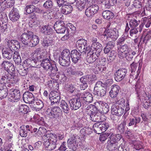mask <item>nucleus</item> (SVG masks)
I'll return each mask as SVG.
<instances>
[{"mask_svg":"<svg viewBox=\"0 0 151 151\" xmlns=\"http://www.w3.org/2000/svg\"><path fill=\"white\" fill-rule=\"evenodd\" d=\"M151 24V17H145L142 18L141 24L140 25L139 27L142 29L144 25H145L146 28H148L150 26Z\"/></svg>","mask_w":151,"mask_h":151,"instance_id":"412c9836","label":"nucleus"},{"mask_svg":"<svg viewBox=\"0 0 151 151\" xmlns=\"http://www.w3.org/2000/svg\"><path fill=\"white\" fill-rule=\"evenodd\" d=\"M101 114L98 111L96 112H93L89 116L91 120L93 122H100L101 121Z\"/></svg>","mask_w":151,"mask_h":151,"instance_id":"b1692460","label":"nucleus"},{"mask_svg":"<svg viewBox=\"0 0 151 151\" xmlns=\"http://www.w3.org/2000/svg\"><path fill=\"white\" fill-rule=\"evenodd\" d=\"M43 6L46 9H50L53 6V3L51 0H48L44 3Z\"/></svg>","mask_w":151,"mask_h":151,"instance_id":"4d7b16f0","label":"nucleus"},{"mask_svg":"<svg viewBox=\"0 0 151 151\" xmlns=\"http://www.w3.org/2000/svg\"><path fill=\"white\" fill-rule=\"evenodd\" d=\"M59 62L60 64L63 66H68L70 63V61L63 58L60 57L59 58Z\"/></svg>","mask_w":151,"mask_h":151,"instance_id":"79ce46f5","label":"nucleus"},{"mask_svg":"<svg viewBox=\"0 0 151 151\" xmlns=\"http://www.w3.org/2000/svg\"><path fill=\"white\" fill-rule=\"evenodd\" d=\"M151 96L146 94V96L142 99V106L145 109H148L151 106V101L150 99Z\"/></svg>","mask_w":151,"mask_h":151,"instance_id":"a211bd4d","label":"nucleus"},{"mask_svg":"<svg viewBox=\"0 0 151 151\" xmlns=\"http://www.w3.org/2000/svg\"><path fill=\"white\" fill-rule=\"evenodd\" d=\"M103 48L102 45L99 42L92 43L91 47V50L93 51L102 50Z\"/></svg>","mask_w":151,"mask_h":151,"instance_id":"c9c22d12","label":"nucleus"},{"mask_svg":"<svg viewBox=\"0 0 151 151\" xmlns=\"http://www.w3.org/2000/svg\"><path fill=\"white\" fill-rule=\"evenodd\" d=\"M94 108H95L94 106L92 104L89 105L86 109V113L89 116L93 112Z\"/></svg>","mask_w":151,"mask_h":151,"instance_id":"6e6d98bb","label":"nucleus"},{"mask_svg":"<svg viewBox=\"0 0 151 151\" xmlns=\"http://www.w3.org/2000/svg\"><path fill=\"white\" fill-rule=\"evenodd\" d=\"M142 143L140 141L137 142L134 144V148L136 150H139L142 148Z\"/></svg>","mask_w":151,"mask_h":151,"instance_id":"0e129e2a","label":"nucleus"},{"mask_svg":"<svg viewBox=\"0 0 151 151\" xmlns=\"http://www.w3.org/2000/svg\"><path fill=\"white\" fill-rule=\"evenodd\" d=\"M142 30V28H141L139 26V27H137L136 29L134 28H133L131 29L130 31V35L132 37L134 34H137L138 32H141Z\"/></svg>","mask_w":151,"mask_h":151,"instance_id":"13d9d810","label":"nucleus"},{"mask_svg":"<svg viewBox=\"0 0 151 151\" xmlns=\"http://www.w3.org/2000/svg\"><path fill=\"white\" fill-rule=\"evenodd\" d=\"M101 129L102 132H104L106 131L109 127L108 123L105 122H100Z\"/></svg>","mask_w":151,"mask_h":151,"instance_id":"8fccbe9b","label":"nucleus"},{"mask_svg":"<svg viewBox=\"0 0 151 151\" xmlns=\"http://www.w3.org/2000/svg\"><path fill=\"white\" fill-rule=\"evenodd\" d=\"M104 35L107 37V38H111L113 41L116 40L119 36V32L118 29L114 28L113 29H107L104 33Z\"/></svg>","mask_w":151,"mask_h":151,"instance_id":"6e6552de","label":"nucleus"},{"mask_svg":"<svg viewBox=\"0 0 151 151\" xmlns=\"http://www.w3.org/2000/svg\"><path fill=\"white\" fill-rule=\"evenodd\" d=\"M53 31L52 27L49 25L43 26L41 29V31L42 33L47 35L52 34Z\"/></svg>","mask_w":151,"mask_h":151,"instance_id":"393cba45","label":"nucleus"},{"mask_svg":"<svg viewBox=\"0 0 151 151\" xmlns=\"http://www.w3.org/2000/svg\"><path fill=\"white\" fill-rule=\"evenodd\" d=\"M49 99L51 102V105L59 103L60 99V94L56 91H52L49 94Z\"/></svg>","mask_w":151,"mask_h":151,"instance_id":"9d476101","label":"nucleus"},{"mask_svg":"<svg viewBox=\"0 0 151 151\" xmlns=\"http://www.w3.org/2000/svg\"><path fill=\"white\" fill-rule=\"evenodd\" d=\"M86 0H77L76 6L79 10H82L85 6Z\"/></svg>","mask_w":151,"mask_h":151,"instance_id":"2f4dec72","label":"nucleus"},{"mask_svg":"<svg viewBox=\"0 0 151 151\" xmlns=\"http://www.w3.org/2000/svg\"><path fill=\"white\" fill-rule=\"evenodd\" d=\"M127 70L126 69H120L116 71L114 77L115 81L119 82L122 80L127 75Z\"/></svg>","mask_w":151,"mask_h":151,"instance_id":"1a4fd4ad","label":"nucleus"},{"mask_svg":"<svg viewBox=\"0 0 151 151\" xmlns=\"http://www.w3.org/2000/svg\"><path fill=\"white\" fill-rule=\"evenodd\" d=\"M31 63V58H28L24 61L23 66V67H25L28 68L31 66L32 67Z\"/></svg>","mask_w":151,"mask_h":151,"instance_id":"680f3d73","label":"nucleus"},{"mask_svg":"<svg viewBox=\"0 0 151 151\" xmlns=\"http://www.w3.org/2000/svg\"><path fill=\"white\" fill-rule=\"evenodd\" d=\"M9 17L13 22L18 21L20 17L18 10L16 8L13 7L9 14Z\"/></svg>","mask_w":151,"mask_h":151,"instance_id":"ddd939ff","label":"nucleus"},{"mask_svg":"<svg viewBox=\"0 0 151 151\" xmlns=\"http://www.w3.org/2000/svg\"><path fill=\"white\" fill-rule=\"evenodd\" d=\"M101 109H98V111L101 114H106L109 110L108 105L105 103H102L101 105Z\"/></svg>","mask_w":151,"mask_h":151,"instance_id":"c756f323","label":"nucleus"},{"mask_svg":"<svg viewBox=\"0 0 151 151\" xmlns=\"http://www.w3.org/2000/svg\"><path fill=\"white\" fill-rule=\"evenodd\" d=\"M1 66L10 76H11L10 73H11V71H14L15 70L13 64L9 61H3L1 64Z\"/></svg>","mask_w":151,"mask_h":151,"instance_id":"dca6fc26","label":"nucleus"},{"mask_svg":"<svg viewBox=\"0 0 151 151\" xmlns=\"http://www.w3.org/2000/svg\"><path fill=\"white\" fill-rule=\"evenodd\" d=\"M111 110L112 114L117 116H122L124 112V109L123 108L118 105L115 104L111 106Z\"/></svg>","mask_w":151,"mask_h":151,"instance_id":"2eb2a0df","label":"nucleus"},{"mask_svg":"<svg viewBox=\"0 0 151 151\" xmlns=\"http://www.w3.org/2000/svg\"><path fill=\"white\" fill-rule=\"evenodd\" d=\"M40 40L38 37L35 35H34L33 33V35L30 38L28 46L31 47H35L39 43Z\"/></svg>","mask_w":151,"mask_h":151,"instance_id":"4be33fe9","label":"nucleus"},{"mask_svg":"<svg viewBox=\"0 0 151 151\" xmlns=\"http://www.w3.org/2000/svg\"><path fill=\"white\" fill-rule=\"evenodd\" d=\"M111 88V89L109 92L110 96L112 98H115L118 94L120 88L119 86L116 85H112Z\"/></svg>","mask_w":151,"mask_h":151,"instance_id":"6ab92c4d","label":"nucleus"},{"mask_svg":"<svg viewBox=\"0 0 151 151\" xmlns=\"http://www.w3.org/2000/svg\"><path fill=\"white\" fill-rule=\"evenodd\" d=\"M10 91L12 93L9 97V101L13 102L19 101L21 97L20 91L18 89H11Z\"/></svg>","mask_w":151,"mask_h":151,"instance_id":"423d86ee","label":"nucleus"},{"mask_svg":"<svg viewBox=\"0 0 151 151\" xmlns=\"http://www.w3.org/2000/svg\"><path fill=\"white\" fill-rule=\"evenodd\" d=\"M17 71L21 76H25L27 75L28 72V68H25L22 66H20L17 68Z\"/></svg>","mask_w":151,"mask_h":151,"instance_id":"f704fd0d","label":"nucleus"},{"mask_svg":"<svg viewBox=\"0 0 151 151\" xmlns=\"http://www.w3.org/2000/svg\"><path fill=\"white\" fill-rule=\"evenodd\" d=\"M136 54L135 52L130 50L126 52V57L125 58L127 60L131 61L132 60L133 56L134 55Z\"/></svg>","mask_w":151,"mask_h":151,"instance_id":"a18cd8bd","label":"nucleus"},{"mask_svg":"<svg viewBox=\"0 0 151 151\" xmlns=\"http://www.w3.org/2000/svg\"><path fill=\"white\" fill-rule=\"evenodd\" d=\"M7 24L6 23L0 22V30L2 32H4L6 30L7 28Z\"/></svg>","mask_w":151,"mask_h":151,"instance_id":"69168bd1","label":"nucleus"},{"mask_svg":"<svg viewBox=\"0 0 151 151\" xmlns=\"http://www.w3.org/2000/svg\"><path fill=\"white\" fill-rule=\"evenodd\" d=\"M86 60L89 63H92L96 60L93 55L92 53L90 55H88L86 58Z\"/></svg>","mask_w":151,"mask_h":151,"instance_id":"052dcab7","label":"nucleus"},{"mask_svg":"<svg viewBox=\"0 0 151 151\" xmlns=\"http://www.w3.org/2000/svg\"><path fill=\"white\" fill-rule=\"evenodd\" d=\"M73 9V7L70 4H65L61 7L60 12L63 14L67 15L70 14Z\"/></svg>","mask_w":151,"mask_h":151,"instance_id":"aec40b11","label":"nucleus"},{"mask_svg":"<svg viewBox=\"0 0 151 151\" xmlns=\"http://www.w3.org/2000/svg\"><path fill=\"white\" fill-rule=\"evenodd\" d=\"M81 102L79 97L70 99L69 102L71 109L72 110H76L78 109L81 106Z\"/></svg>","mask_w":151,"mask_h":151,"instance_id":"39448f33","label":"nucleus"},{"mask_svg":"<svg viewBox=\"0 0 151 151\" xmlns=\"http://www.w3.org/2000/svg\"><path fill=\"white\" fill-rule=\"evenodd\" d=\"M41 52V49L40 48H37L31 53L30 55L31 56H33L37 58V57H38Z\"/></svg>","mask_w":151,"mask_h":151,"instance_id":"864d4df0","label":"nucleus"},{"mask_svg":"<svg viewBox=\"0 0 151 151\" xmlns=\"http://www.w3.org/2000/svg\"><path fill=\"white\" fill-rule=\"evenodd\" d=\"M58 6L59 7H62L65 4H68L66 0H56Z\"/></svg>","mask_w":151,"mask_h":151,"instance_id":"338daca9","label":"nucleus"},{"mask_svg":"<svg viewBox=\"0 0 151 151\" xmlns=\"http://www.w3.org/2000/svg\"><path fill=\"white\" fill-rule=\"evenodd\" d=\"M64 137V134L63 133H58L56 135L55 134L49 133L47 132L42 136V139L45 146L49 150H52L60 146L61 143L60 141Z\"/></svg>","mask_w":151,"mask_h":151,"instance_id":"f257e3e1","label":"nucleus"},{"mask_svg":"<svg viewBox=\"0 0 151 151\" xmlns=\"http://www.w3.org/2000/svg\"><path fill=\"white\" fill-rule=\"evenodd\" d=\"M13 59L15 64L18 65L20 64L21 62V59L19 53L16 51L14 53Z\"/></svg>","mask_w":151,"mask_h":151,"instance_id":"4c0bfd02","label":"nucleus"},{"mask_svg":"<svg viewBox=\"0 0 151 151\" xmlns=\"http://www.w3.org/2000/svg\"><path fill=\"white\" fill-rule=\"evenodd\" d=\"M50 57V55L47 52H42L40 55L37 57V59L38 60L39 62H42L44 59L49 58Z\"/></svg>","mask_w":151,"mask_h":151,"instance_id":"72a5a7b5","label":"nucleus"},{"mask_svg":"<svg viewBox=\"0 0 151 151\" xmlns=\"http://www.w3.org/2000/svg\"><path fill=\"white\" fill-rule=\"evenodd\" d=\"M111 134L110 132H106L101 134L99 137V139L101 142H103L105 141L108 137Z\"/></svg>","mask_w":151,"mask_h":151,"instance_id":"09e8293b","label":"nucleus"},{"mask_svg":"<svg viewBox=\"0 0 151 151\" xmlns=\"http://www.w3.org/2000/svg\"><path fill=\"white\" fill-rule=\"evenodd\" d=\"M118 143H114L108 140L106 148L107 149L110 151H115L118 147Z\"/></svg>","mask_w":151,"mask_h":151,"instance_id":"cd10ccee","label":"nucleus"},{"mask_svg":"<svg viewBox=\"0 0 151 151\" xmlns=\"http://www.w3.org/2000/svg\"><path fill=\"white\" fill-rule=\"evenodd\" d=\"M1 83H0V86L1 85ZM8 95L7 89L5 87L0 86V98L2 99L5 98Z\"/></svg>","mask_w":151,"mask_h":151,"instance_id":"e433bc0d","label":"nucleus"},{"mask_svg":"<svg viewBox=\"0 0 151 151\" xmlns=\"http://www.w3.org/2000/svg\"><path fill=\"white\" fill-rule=\"evenodd\" d=\"M54 28L57 33H64L67 29L65 27L63 21H57L54 25Z\"/></svg>","mask_w":151,"mask_h":151,"instance_id":"9b49d317","label":"nucleus"},{"mask_svg":"<svg viewBox=\"0 0 151 151\" xmlns=\"http://www.w3.org/2000/svg\"><path fill=\"white\" fill-rule=\"evenodd\" d=\"M151 39V30L148 32L145 36L143 38H141L140 39L141 42H142V43H146L147 41L149 40L150 39Z\"/></svg>","mask_w":151,"mask_h":151,"instance_id":"de8ad7c7","label":"nucleus"},{"mask_svg":"<svg viewBox=\"0 0 151 151\" xmlns=\"http://www.w3.org/2000/svg\"><path fill=\"white\" fill-rule=\"evenodd\" d=\"M24 32L20 36V40L22 43L25 45L28 46L30 38L33 35V32L24 28Z\"/></svg>","mask_w":151,"mask_h":151,"instance_id":"20e7f679","label":"nucleus"},{"mask_svg":"<svg viewBox=\"0 0 151 151\" xmlns=\"http://www.w3.org/2000/svg\"><path fill=\"white\" fill-rule=\"evenodd\" d=\"M7 44L9 48V50H17L18 49V47H20L18 42L14 40H9L7 42Z\"/></svg>","mask_w":151,"mask_h":151,"instance_id":"5701e85b","label":"nucleus"},{"mask_svg":"<svg viewBox=\"0 0 151 151\" xmlns=\"http://www.w3.org/2000/svg\"><path fill=\"white\" fill-rule=\"evenodd\" d=\"M13 52L11 50L3 49L2 53L3 58L7 60H10L14 54Z\"/></svg>","mask_w":151,"mask_h":151,"instance_id":"a878e982","label":"nucleus"},{"mask_svg":"<svg viewBox=\"0 0 151 151\" xmlns=\"http://www.w3.org/2000/svg\"><path fill=\"white\" fill-rule=\"evenodd\" d=\"M60 105L65 113L68 114L69 113L70 109L67 103L64 100L61 101Z\"/></svg>","mask_w":151,"mask_h":151,"instance_id":"473e14b6","label":"nucleus"},{"mask_svg":"<svg viewBox=\"0 0 151 151\" xmlns=\"http://www.w3.org/2000/svg\"><path fill=\"white\" fill-rule=\"evenodd\" d=\"M100 127L101 125L99 122L94 124L92 128L95 133L98 134H100L102 132Z\"/></svg>","mask_w":151,"mask_h":151,"instance_id":"37998d69","label":"nucleus"},{"mask_svg":"<svg viewBox=\"0 0 151 151\" xmlns=\"http://www.w3.org/2000/svg\"><path fill=\"white\" fill-rule=\"evenodd\" d=\"M34 6L33 5H29L27 6L24 9V10L27 13L30 14L33 12Z\"/></svg>","mask_w":151,"mask_h":151,"instance_id":"5fc2aeb1","label":"nucleus"},{"mask_svg":"<svg viewBox=\"0 0 151 151\" xmlns=\"http://www.w3.org/2000/svg\"><path fill=\"white\" fill-rule=\"evenodd\" d=\"M82 102L84 101L86 103H91L93 101V98L91 94L88 92H85L81 94L79 97Z\"/></svg>","mask_w":151,"mask_h":151,"instance_id":"f3484780","label":"nucleus"},{"mask_svg":"<svg viewBox=\"0 0 151 151\" xmlns=\"http://www.w3.org/2000/svg\"><path fill=\"white\" fill-rule=\"evenodd\" d=\"M99 9V6L97 5H91L86 10L85 14L88 17H91L97 12Z\"/></svg>","mask_w":151,"mask_h":151,"instance_id":"0eeeda50","label":"nucleus"},{"mask_svg":"<svg viewBox=\"0 0 151 151\" xmlns=\"http://www.w3.org/2000/svg\"><path fill=\"white\" fill-rule=\"evenodd\" d=\"M27 131L25 129L24 127L21 126L20 128L19 134L22 137H26L27 135Z\"/></svg>","mask_w":151,"mask_h":151,"instance_id":"603ef678","label":"nucleus"},{"mask_svg":"<svg viewBox=\"0 0 151 151\" xmlns=\"http://www.w3.org/2000/svg\"><path fill=\"white\" fill-rule=\"evenodd\" d=\"M139 24L137 21L134 19H131L129 22L130 26L133 28L137 26Z\"/></svg>","mask_w":151,"mask_h":151,"instance_id":"e2e57ef3","label":"nucleus"},{"mask_svg":"<svg viewBox=\"0 0 151 151\" xmlns=\"http://www.w3.org/2000/svg\"><path fill=\"white\" fill-rule=\"evenodd\" d=\"M33 104L34 107L37 108L38 110L41 109L44 106V103L40 99L35 100V103Z\"/></svg>","mask_w":151,"mask_h":151,"instance_id":"a19ab883","label":"nucleus"},{"mask_svg":"<svg viewBox=\"0 0 151 151\" xmlns=\"http://www.w3.org/2000/svg\"><path fill=\"white\" fill-rule=\"evenodd\" d=\"M102 15L104 17L107 19H110L113 17V14L109 10H106L103 12Z\"/></svg>","mask_w":151,"mask_h":151,"instance_id":"ea45409f","label":"nucleus"},{"mask_svg":"<svg viewBox=\"0 0 151 151\" xmlns=\"http://www.w3.org/2000/svg\"><path fill=\"white\" fill-rule=\"evenodd\" d=\"M102 83L100 81H98L96 83L94 88L93 93L95 95L100 97L104 96L106 93V89L103 88Z\"/></svg>","mask_w":151,"mask_h":151,"instance_id":"7ed1b4c3","label":"nucleus"},{"mask_svg":"<svg viewBox=\"0 0 151 151\" xmlns=\"http://www.w3.org/2000/svg\"><path fill=\"white\" fill-rule=\"evenodd\" d=\"M87 45V41L83 38L79 39L76 42V46L79 51H82L81 48H85V46Z\"/></svg>","mask_w":151,"mask_h":151,"instance_id":"c85d7f7f","label":"nucleus"},{"mask_svg":"<svg viewBox=\"0 0 151 151\" xmlns=\"http://www.w3.org/2000/svg\"><path fill=\"white\" fill-rule=\"evenodd\" d=\"M125 126L124 123H122L117 126V131L121 134L123 133L125 130Z\"/></svg>","mask_w":151,"mask_h":151,"instance_id":"bf43d9fd","label":"nucleus"},{"mask_svg":"<svg viewBox=\"0 0 151 151\" xmlns=\"http://www.w3.org/2000/svg\"><path fill=\"white\" fill-rule=\"evenodd\" d=\"M109 137V139L108 140L114 143H118L117 141H119L121 138V136L119 134H114L113 133L111 134Z\"/></svg>","mask_w":151,"mask_h":151,"instance_id":"7c9ffc66","label":"nucleus"},{"mask_svg":"<svg viewBox=\"0 0 151 151\" xmlns=\"http://www.w3.org/2000/svg\"><path fill=\"white\" fill-rule=\"evenodd\" d=\"M29 109V107L27 105L22 104L19 106L18 111L22 114H25L28 112Z\"/></svg>","mask_w":151,"mask_h":151,"instance_id":"58836bf2","label":"nucleus"},{"mask_svg":"<svg viewBox=\"0 0 151 151\" xmlns=\"http://www.w3.org/2000/svg\"><path fill=\"white\" fill-rule=\"evenodd\" d=\"M70 57L71 53L68 50H64L62 52L61 57L63 58L64 59H66L70 60Z\"/></svg>","mask_w":151,"mask_h":151,"instance_id":"c03bdc74","label":"nucleus"},{"mask_svg":"<svg viewBox=\"0 0 151 151\" xmlns=\"http://www.w3.org/2000/svg\"><path fill=\"white\" fill-rule=\"evenodd\" d=\"M53 42L52 40L47 38H45L43 39L42 45L44 47H48L51 45Z\"/></svg>","mask_w":151,"mask_h":151,"instance_id":"49530a36","label":"nucleus"},{"mask_svg":"<svg viewBox=\"0 0 151 151\" xmlns=\"http://www.w3.org/2000/svg\"><path fill=\"white\" fill-rule=\"evenodd\" d=\"M40 65L45 70L50 71L49 73L50 77H55L56 76L57 78H59V76L57 74L58 68L55 64L52 63V60L50 57L44 59L42 61Z\"/></svg>","mask_w":151,"mask_h":151,"instance_id":"f03ea898","label":"nucleus"},{"mask_svg":"<svg viewBox=\"0 0 151 151\" xmlns=\"http://www.w3.org/2000/svg\"><path fill=\"white\" fill-rule=\"evenodd\" d=\"M61 113H62V110L59 106L54 107L52 108V114H51V118H57Z\"/></svg>","mask_w":151,"mask_h":151,"instance_id":"bb28decb","label":"nucleus"},{"mask_svg":"<svg viewBox=\"0 0 151 151\" xmlns=\"http://www.w3.org/2000/svg\"><path fill=\"white\" fill-rule=\"evenodd\" d=\"M23 99L25 103L31 104L32 106L33 104L35 103V99L33 94L29 91H26L24 93Z\"/></svg>","mask_w":151,"mask_h":151,"instance_id":"f8f14e48","label":"nucleus"},{"mask_svg":"<svg viewBox=\"0 0 151 151\" xmlns=\"http://www.w3.org/2000/svg\"><path fill=\"white\" fill-rule=\"evenodd\" d=\"M88 82L90 84H91L96 80V77L95 75L90 74L86 75Z\"/></svg>","mask_w":151,"mask_h":151,"instance_id":"3c124183","label":"nucleus"},{"mask_svg":"<svg viewBox=\"0 0 151 151\" xmlns=\"http://www.w3.org/2000/svg\"><path fill=\"white\" fill-rule=\"evenodd\" d=\"M71 57L72 62L74 64H76L81 61V55L77 50H73L71 51Z\"/></svg>","mask_w":151,"mask_h":151,"instance_id":"4468645a","label":"nucleus"},{"mask_svg":"<svg viewBox=\"0 0 151 151\" xmlns=\"http://www.w3.org/2000/svg\"><path fill=\"white\" fill-rule=\"evenodd\" d=\"M132 5V7L133 6L135 8L137 9H139L142 7L141 2L138 0H134Z\"/></svg>","mask_w":151,"mask_h":151,"instance_id":"774afa93","label":"nucleus"}]
</instances>
